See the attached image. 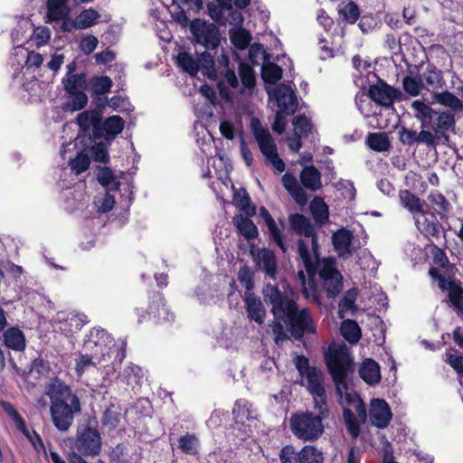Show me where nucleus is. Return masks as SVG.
I'll use <instances>...</instances> for the list:
<instances>
[{
	"label": "nucleus",
	"mask_w": 463,
	"mask_h": 463,
	"mask_svg": "<svg viewBox=\"0 0 463 463\" xmlns=\"http://www.w3.org/2000/svg\"><path fill=\"white\" fill-rule=\"evenodd\" d=\"M98 43H99L98 38L96 36L90 34V35L84 37L80 41V47L85 54L89 55L95 51V49L98 46Z\"/></svg>",
	"instance_id": "nucleus-61"
},
{
	"label": "nucleus",
	"mask_w": 463,
	"mask_h": 463,
	"mask_svg": "<svg viewBox=\"0 0 463 463\" xmlns=\"http://www.w3.org/2000/svg\"><path fill=\"white\" fill-rule=\"evenodd\" d=\"M313 398L314 409L317 411V417L326 420L329 417L330 411L326 402V391L310 393Z\"/></svg>",
	"instance_id": "nucleus-45"
},
{
	"label": "nucleus",
	"mask_w": 463,
	"mask_h": 463,
	"mask_svg": "<svg viewBox=\"0 0 463 463\" xmlns=\"http://www.w3.org/2000/svg\"><path fill=\"white\" fill-rule=\"evenodd\" d=\"M199 439L195 434L186 433L178 439V448L183 453L194 455L197 453Z\"/></svg>",
	"instance_id": "nucleus-47"
},
{
	"label": "nucleus",
	"mask_w": 463,
	"mask_h": 463,
	"mask_svg": "<svg viewBox=\"0 0 463 463\" xmlns=\"http://www.w3.org/2000/svg\"><path fill=\"white\" fill-rule=\"evenodd\" d=\"M279 456L281 463H302L301 450L299 452L296 451L291 445L284 446Z\"/></svg>",
	"instance_id": "nucleus-56"
},
{
	"label": "nucleus",
	"mask_w": 463,
	"mask_h": 463,
	"mask_svg": "<svg viewBox=\"0 0 463 463\" xmlns=\"http://www.w3.org/2000/svg\"><path fill=\"white\" fill-rule=\"evenodd\" d=\"M97 179L102 186H109L115 180V175L109 167H99Z\"/></svg>",
	"instance_id": "nucleus-62"
},
{
	"label": "nucleus",
	"mask_w": 463,
	"mask_h": 463,
	"mask_svg": "<svg viewBox=\"0 0 463 463\" xmlns=\"http://www.w3.org/2000/svg\"><path fill=\"white\" fill-rule=\"evenodd\" d=\"M353 239V232L346 228H340L333 234L332 242L339 256L353 253L354 250L351 248Z\"/></svg>",
	"instance_id": "nucleus-18"
},
{
	"label": "nucleus",
	"mask_w": 463,
	"mask_h": 463,
	"mask_svg": "<svg viewBox=\"0 0 463 463\" xmlns=\"http://www.w3.org/2000/svg\"><path fill=\"white\" fill-rule=\"evenodd\" d=\"M238 279L247 290L254 288L252 273L248 267L245 266L239 270Z\"/></svg>",
	"instance_id": "nucleus-60"
},
{
	"label": "nucleus",
	"mask_w": 463,
	"mask_h": 463,
	"mask_svg": "<svg viewBox=\"0 0 463 463\" xmlns=\"http://www.w3.org/2000/svg\"><path fill=\"white\" fill-rule=\"evenodd\" d=\"M208 14L210 17L220 24H225L226 23V10L222 6L215 5L213 3H209L207 5Z\"/></svg>",
	"instance_id": "nucleus-58"
},
{
	"label": "nucleus",
	"mask_w": 463,
	"mask_h": 463,
	"mask_svg": "<svg viewBox=\"0 0 463 463\" xmlns=\"http://www.w3.org/2000/svg\"><path fill=\"white\" fill-rule=\"evenodd\" d=\"M304 376L307 382L309 393L326 391L324 385L325 375L319 368L313 366L311 371L307 372Z\"/></svg>",
	"instance_id": "nucleus-33"
},
{
	"label": "nucleus",
	"mask_w": 463,
	"mask_h": 463,
	"mask_svg": "<svg viewBox=\"0 0 463 463\" xmlns=\"http://www.w3.org/2000/svg\"><path fill=\"white\" fill-rule=\"evenodd\" d=\"M105 103H99L93 109L80 112L77 116V123L80 132L89 136L90 142H95L102 137L107 141H113L120 134L125 127L124 119L118 115H113L102 119V112Z\"/></svg>",
	"instance_id": "nucleus-3"
},
{
	"label": "nucleus",
	"mask_w": 463,
	"mask_h": 463,
	"mask_svg": "<svg viewBox=\"0 0 463 463\" xmlns=\"http://www.w3.org/2000/svg\"><path fill=\"white\" fill-rule=\"evenodd\" d=\"M274 99L279 110L287 115H293L298 109V101L295 91L289 85L281 84L274 90Z\"/></svg>",
	"instance_id": "nucleus-16"
},
{
	"label": "nucleus",
	"mask_w": 463,
	"mask_h": 463,
	"mask_svg": "<svg viewBox=\"0 0 463 463\" xmlns=\"http://www.w3.org/2000/svg\"><path fill=\"white\" fill-rule=\"evenodd\" d=\"M245 307L250 320L255 321L259 325L263 324L266 310L260 298L256 297L253 293H250L245 298Z\"/></svg>",
	"instance_id": "nucleus-22"
},
{
	"label": "nucleus",
	"mask_w": 463,
	"mask_h": 463,
	"mask_svg": "<svg viewBox=\"0 0 463 463\" xmlns=\"http://www.w3.org/2000/svg\"><path fill=\"white\" fill-rule=\"evenodd\" d=\"M250 404L246 399H238L232 409L233 420L236 424H244L252 419L250 416Z\"/></svg>",
	"instance_id": "nucleus-38"
},
{
	"label": "nucleus",
	"mask_w": 463,
	"mask_h": 463,
	"mask_svg": "<svg viewBox=\"0 0 463 463\" xmlns=\"http://www.w3.org/2000/svg\"><path fill=\"white\" fill-rule=\"evenodd\" d=\"M100 18L99 13L92 7L82 10L77 16L78 29H88L98 24Z\"/></svg>",
	"instance_id": "nucleus-41"
},
{
	"label": "nucleus",
	"mask_w": 463,
	"mask_h": 463,
	"mask_svg": "<svg viewBox=\"0 0 463 463\" xmlns=\"http://www.w3.org/2000/svg\"><path fill=\"white\" fill-rule=\"evenodd\" d=\"M327 371L335 383L337 394L342 396L343 390L347 391L348 376L354 373L355 364L354 358L345 344H331L327 352L324 354Z\"/></svg>",
	"instance_id": "nucleus-6"
},
{
	"label": "nucleus",
	"mask_w": 463,
	"mask_h": 463,
	"mask_svg": "<svg viewBox=\"0 0 463 463\" xmlns=\"http://www.w3.org/2000/svg\"><path fill=\"white\" fill-rule=\"evenodd\" d=\"M340 332L342 336L350 344L359 342L362 337V331L355 320L345 319L342 322Z\"/></svg>",
	"instance_id": "nucleus-32"
},
{
	"label": "nucleus",
	"mask_w": 463,
	"mask_h": 463,
	"mask_svg": "<svg viewBox=\"0 0 463 463\" xmlns=\"http://www.w3.org/2000/svg\"><path fill=\"white\" fill-rule=\"evenodd\" d=\"M230 40L233 46L238 50H245L250 46L252 39L250 33L245 28L239 27L229 31Z\"/></svg>",
	"instance_id": "nucleus-35"
},
{
	"label": "nucleus",
	"mask_w": 463,
	"mask_h": 463,
	"mask_svg": "<svg viewBox=\"0 0 463 463\" xmlns=\"http://www.w3.org/2000/svg\"><path fill=\"white\" fill-rule=\"evenodd\" d=\"M367 146L373 151L385 152L391 148V143L386 133H369L366 137Z\"/></svg>",
	"instance_id": "nucleus-37"
},
{
	"label": "nucleus",
	"mask_w": 463,
	"mask_h": 463,
	"mask_svg": "<svg viewBox=\"0 0 463 463\" xmlns=\"http://www.w3.org/2000/svg\"><path fill=\"white\" fill-rule=\"evenodd\" d=\"M72 451L82 456H97L101 451V437L96 427L90 424L80 425L76 439L72 444Z\"/></svg>",
	"instance_id": "nucleus-8"
},
{
	"label": "nucleus",
	"mask_w": 463,
	"mask_h": 463,
	"mask_svg": "<svg viewBox=\"0 0 463 463\" xmlns=\"http://www.w3.org/2000/svg\"><path fill=\"white\" fill-rule=\"evenodd\" d=\"M90 165V158L83 151L77 153L76 156L70 160L69 165L71 170L77 175L84 173L89 169Z\"/></svg>",
	"instance_id": "nucleus-48"
},
{
	"label": "nucleus",
	"mask_w": 463,
	"mask_h": 463,
	"mask_svg": "<svg viewBox=\"0 0 463 463\" xmlns=\"http://www.w3.org/2000/svg\"><path fill=\"white\" fill-rule=\"evenodd\" d=\"M70 0H46L45 22H58L59 19L70 14Z\"/></svg>",
	"instance_id": "nucleus-19"
},
{
	"label": "nucleus",
	"mask_w": 463,
	"mask_h": 463,
	"mask_svg": "<svg viewBox=\"0 0 463 463\" xmlns=\"http://www.w3.org/2000/svg\"><path fill=\"white\" fill-rule=\"evenodd\" d=\"M61 83L66 93H74V91H84L88 88L87 75L84 72L65 76Z\"/></svg>",
	"instance_id": "nucleus-31"
},
{
	"label": "nucleus",
	"mask_w": 463,
	"mask_h": 463,
	"mask_svg": "<svg viewBox=\"0 0 463 463\" xmlns=\"http://www.w3.org/2000/svg\"><path fill=\"white\" fill-rule=\"evenodd\" d=\"M113 344V337L102 328H92L84 339V349L98 361H105Z\"/></svg>",
	"instance_id": "nucleus-10"
},
{
	"label": "nucleus",
	"mask_w": 463,
	"mask_h": 463,
	"mask_svg": "<svg viewBox=\"0 0 463 463\" xmlns=\"http://www.w3.org/2000/svg\"><path fill=\"white\" fill-rule=\"evenodd\" d=\"M124 376L128 384L139 383L144 376L143 370L140 366L131 363L124 369Z\"/></svg>",
	"instance_id": "nucleus-57"
},
{
	"label": "nucleus",
	"mask_w": 463,
	"mask_h": 463,
	"mask_svg": "<svg viewBox=\"0 0 463 463\" xmlns=\"http://www.w3.org/2000/svg\"><path fill=\"white\" fill-rule=\"evenodd\" d=\"M190 31L195 43L206 50H215L221 43L220 30L213 23L194 19L191 22Z\"/></svg>",
	"instance_id": "nucleus-9"
},
{
	"label": "nucleus",
	"mask_w": 463,
	"mask_h": 463,
	"mask_svg": "<svg viewBox=\"0 0 463 463\" xmlns=\"http://www.w3.org/2000/svg\"><path fill=\"white\" fill-rule=\"evenodd\" d=\"M433 97L434 99L442 106L448 107L453 110H463V100L449 90L436 92Z\"/></svg>",
	"instance_id": "nucleus-39"
},
{
	"label": "nucleus",
	"mask_w": 463,
	"mask_h": 463,
	"mask_svg": "<svg viewBox=\"0 0 463 463\" xmlns=\"http://www.w3.org/2000/svg\"><path fill=\"white\" fill-rule=\"evenodd\" d=\"M344 422L352 439H356L361 434V426L354 411L349 408L343 410Z\"/></svg>",
	"instance_id": "nucleus-43"
},
{
	"label": "nucleus",
	"mask_w": 463,
	"mask_h": 463,
	"mask_svg": "<svg viewBox=\"0 0 463 463\" xmlns=\"http://www.w3.org/2000/svg\"><path fill=\"white\" fill-rule=\"evenodd\" d=\"M359 375L369 385L379 383L381 381L379 364L372 358L365 359L359 368Z\"/></svg>",
	"instance_id": "nucleus-23"
},
{
	"label": "nucleus",
	"mask_w": 463,
	"mask_h": 463,
	"mask_svg": "<svg viewBox=\"0 0 463 463\" xmlns=\"http://www.w3.org/2000/svg\"><path fill=\"white\" fill-rule=\"evenodd\" d=\"M90 150L95 162L108 164L109 162V147L104 142H93Z\"/></svg>",
	"instance_id": "nucleus-52"
},
{
	"label": "nucleus",
	"mask_w": 463,
	"mask_h": 463,
	"mask_svg": "<svg viewBox=\"0 0 463 463\" xmlns=\"http://www.w3.org/2000/svg\"><path fill=\"white\" fill-rule=\"evenodd\" d=\"M337 12L342 20L350 24H354L359 20L361 14L359 5L353 0L339 4Z\"/></svg>",
	"instance_id": "nucleus-28"
},
{
	"label": "nucleus",
	"mask_w": 463,
	"mask_h": 463,
	"mask_svg": "<svg viewBox=\"0 0 463 463\" xmlns=\"http://www.w3.org/2000/svg\"><path fill=\"white\" fill-rule=\"evenodd\" d=\"M239 75L242 85L247 89H253L256 86V76L252 67L246 63L241 62L238 68Z\"/></svg>",
	"instance_id": "nucleus-49"
},
{
	"label": "nucleus",
	"mask_w": 463,
	"mask_h": 463,
	"mask_svg": "<svg viewBox=\"0 0 463 463\" xmlns=\"http://www.w3.org/2000/svg\"><path fill=\"white\" fill-rule=\"evenodd\" d=\"M310 212L317 223L325 224L329 218L328 206L321 197H315L310 203Z\"/></svg>",
	"instance_id": "nucleus-34"
},
{
	"label": "nucleus",
	"mask_w": 463,
	"mask_h": 463,
	"mask_svg": "<svg viewBox=\"0 0 463 463\" xmlns=\"http://www.w3.org/2000/svg\"><path fill=\"white\" fill-rule=\"evenodd\" d=\"M414 118L420 123L422 130L430 131L433 136V146L439 140H449L448 132L454 131L456 127L455 115L448 110H436L422 100H414L411 103Z\"/></svg>",
	"instance_id": "nucleus-5"
},
{
	"label": "nucleus",
	"mask_w": 463,
	"mask_h": 463,
	"mask_svg": "<svg viewBox=\"0 0 463 463\" xmlns=\"http://www.w3.org/2000/svg\"><path fill=\"white\" fill-rule=\"evenodd\" d=\"M102 361L96 360L95 357L92 356V354L87 352L86 354H80L79 358L76 359L75 371L78 376H81L87 368L90 366H97V364H100Z\"/></svg>",
	"instance_id": "nucleus-51"
},
{
	"label": "nucleus",
	"mask_w": 463,
	"mask_h": 463,
	"mask_svg": "<svg viewBox=\"0 0 463 463\" xmlns=\"http://www.w3.org/2000/svg\"><path fill=\"white\" fill-rule=\"evenodd\" d=\"M446 362L458 373H463V356L447 354Z\"/></svg>",
	"instance_id": "nucleus-64"
},
{
	"label": "nucleus",
	"mask_w": 463,
	"mask_h": 463,
	"mask_svg": "<svg viewBox=\"0 0 463 463\" xmlns=\"http://www.w3.org/2000/svg\"><path fill=\"white\" fill-rule=\"evenodd\" d=\"M282 68L275 62L264 63L261 68V77L267 84H276L282 78Z\"/></svg>",
	"instance_id": "nucleus-42"
},
{
	"label": "nucleus",
	"mask_w": 463,
	"mask_h": 463,
	"mask_svg": "<svg viewBox=\"0 0 463 463\" xmlns=\"http://www.w3.org/2000/svg\"><path fill=\"white\" fill-rule=\"evenodd\" d=\"M289 427L294 436L304 441L316 440L324 432L323 420L308 411L293 413Z\"/></svg>",
	"instance_id": "nucleus-7"
},
{
	"label": "nucleus",
	"mask_w": 463,
	"mask_h": 463,
	"mask_svg": "<svg viewBox=\"0 0 463 463\" xmlns=\"http://www.w3.org/2000/svg\"><path fill=\"white\" fill-rule=\"evenodd\" d=\"M400 200L402 205L406 208L413 215L420 213L423 217L424 214V201H422L416 194L410 190H402L400 192Z\"/></svg>",
	"instance_id": "nucleus-27"
},
{
	"label": "nucleus",
	"mask_w": 463,
	"mask_h": 463,
	"mask_svg": "<svg viewBox=\"0 0 463 463\" xmlns=\"http://www.w3.org/2000/svg\"><path fill=\"white\" fill-rule=\"evenodd\" d=\"M266 302L272 307L274 317L282 318L291 335L301 339L305 335L317 333V326L308 308L299 309L297 302L282 293L277 286L268 284L263 289Z\"/></svg>",
	"instance_id": "nucleus-1"
},
{
	"label": "nucleus",
	"mask_w": 463,
	"mask_h": 463,
	"mask_svg": "<svg viewBox=\"0 0 463 463\" xmlns=\"http://www.w3.org/2000/svg\"><path fill=\"white\" fill-rule=\"evenodd\" d=\"M392 419V413L387 402L383 399H373L371 403L370 420L378 429H385Z\"/></svg>",
	"instance_id": "nucleus-17"
},
{
	"label": "nucleus",
	"mask_w": 463,
	"mask_h": 463,
	"mask_svg": "<svg viewBox=\"0 0 463 463\" xmlns=\"http://www.w3.org/2000/svg\"><path fill=\"white\" fill-rule=\"evenodd\" d=\"M113 82L109 76L95 77L92 82L93 93L96 95H105L110 91Z\"/></svg>",
	"instance_id": "nucleus-55"
},
{
	"label": "nucleus",
	"mask_w": 463,
	"mask_h": 463,
	"mask_svg": "<svg viewBox=\"0 0 463 463\" xmlns=\"http://www.w3.org/2000/svg\"><path fill=\"white\" fill-rule=\"evenodd\" d=\"M325 282L327 293L331 297L338 295L343 289V276L335 267V260L332 258L320 260L317 273Z\"/></svg>",
	"instance_id": "nucleus-12"
},
{
	"label": "nucleus",
	"mask_w": 463,
	"mask_h": 463,
	"mask_svg": "<svg viewBox=\"0 0 463 463\" xmlns=\"http://www.w3.org/2000/svg\"><path fill=\"white\" fill-rule=\"evenodd\" d=\"M302 463H323L322 452L313 446H305L301 449Z\"/></svg>",
	"instance_id": "nucleus-54"
},
{
	"label": "nucleus",
	"mask_w": 463,
	"mask_h": 463,
	"mask_svg": "<svg viewBox=\"0 0 463 463\" xmlns=\"http://www.w3.org/2000/svg\"><path fill=\"white\" fill-rule=\"evenodd\" d=\"M308 238H311L312 254L308 249L307 244L303 239H298L297 245L298 252L303 262L306 272L309 279H313L316 277L317 269L320 266V247L318 243V236L316 231Z\"/></svg>",
	"instance_id": "nucleus-11"
},
{
	"label": "nucleus",
	"mask_w": 463,
	"mask_h": 463,
	"mask_svg": "<svg viewBox=\"0 0 463 463\" xmlns=\"http://www.w3.org/2000/svg\"><path fill=\"white\" fill-rule=\"evenodd\" d=\"M268 232L269 233L270 238L274 241V242L279 247V249L286 252L288 247L286 245L283 234L281 231L278 228L276 222L274 219L265 222Z\"/></svg>",
	"instance_id": "nucleus-53"
},
{
	"label": "nucleus",
	"mask_w": 463,
	"mask_h": 463,
	"mask_svg": "<svg viewBox=\"0 0 463 463\" xmlns=\"http://www.w3.org/2000/svg\"><path fill=\"white\" fill-rule=\"evenodd\" d=\"M395 128L397 129L398 139L404 146L411 147L415 145H426L429 147L433 146V136L430 135V131L420 128V131L417 132L405 126H396Z\"/></svg>",
	"instance_id": "nucleus-14"
},
{
	"label": "nucleus",
	"mask_w": 463,
	"mask_h": 463,
	"mask_svg": "<svg viewBox=\"0 0 463 463\" xmlns=\"http://www.w3.org/2000/svg\"><path fill=\"white\" fill-rule=\"evenodd\" d=\"M4 342L8 348L14 351H23L26 346L24 335L17 327H10L5 331Z\"/></svg>",
	"instance_id": "nucleus-29"
},
{
	"label": "nucleus",
	"mask_w": 463,
	"mask_h": 463,
	"mask_svg": "<svg viewBox=\"0 0 463 463\" xmlns=\"http://www.w3.org/2000/svg\"><path fill=\"white\" fill-rule=\"evenodd\" d=\"M430 207L425 209L423 220L415 218V222L418 225L421 234L429 241L435 240L438 242L443 241V245L446 244V232L439 221L448 222L449 213L451 210V204L449 200L439 192H431L428 195Z\"/></svg>",
	"instance_id": "nucleus-4"
},
{
	"label": "nucleus",
	"mask_w": 463,
	"mask_h": 463,
	"mask_svg": "<svg viewBox=\"0 0 463 463\" xmlns=\"http://www.w3.org/2000/svg\"><path fill=\"white\" fill-rule=\"evenodd\" d=\"M422 80L433 89H439L444 85L442 71L431 64L426 67L422 74Z\"/></svg>",
	"instance_id": "nucleus-40"
},
{
	"label": "nucleus",
	"mask_w": 463,
	"mask_h": 463,
	"mask_svg": "<svg viewBox=\"0 0 463 463\" xmlns=\"http://www.w3.org/2000/svg\"><path fill=\"white\" fill-rule=\"evenodd\" d=\"M257 263L266 276L275 279L277 275V260L274 252L267 248L259 250L257 254Z\"/></svg>",
	"instance_id": "nucleus-21"
},
{
	"label": "nucleus",
	"mask_w": 463,
	"mask_h": 463,
	"mask_svg": "<svg viewBox=\"0 0 463 463\" xmlns=\"http://www.w3.org/2000/svg\"><path fill=\"white\" fill-rule=\"evenodd\" d=\"M288 222L292 231L298 235L309 237L315 232L310 221L301 213H292L288 216Z\"/></svg>",
	"instance_id": "nucleus-26"
},
{
	"label": "nucleus",
	"mask_w": 463,
	"mask_h": 463,
	"mask_svg": "<svg viewBox=\"0 0 463 463\" xmlns=\"http://www.w3.org/2000/svg\"><path fill=\"white\" fill-rule=\"evenodd\" d=\"M232 222L245 239L250 241L258 237V228L248 215L237 214L233 217Z\"/></svg>",
	"instance_id": "nucleus-24"
},
{
	"label": "nucleus",
	"mask_w": 463,
	"mask_h": 463,
	"mask_svg": "<svg viewBox=\"0 0 463 463\" xmlns=\"http://www.w3.org/2000/svg\"><path fill=\"white\" fill-rule=\"evenodd\" d=\"M250 125L262 155L267 159L276 155L278 153L277 145L269 130L264 128L257 118H253Z\"/></svg>",
	"instance_id": "nucleus-15"
},
{
	"label": "nucleus",
	"mask_w": 463,
	"mask_h": 463,
	"mask_svg": "<svg viewBox=\"0 0 463 463\" xmlns=\"http://www.w3.org/2000/svg\"><path fill=\"white\" fill-rule=\"evenodd\" d=\"M282 184L298 205L304 206L307 204V195L292 174L286 173L282 176Z\"/></svg>",
	"instance_id": "nucleus-20"
},
{
	"label": "nucleus",
	"mask_w": 463,
	"mask_h": 463,
	"mask_svg": "<svg viewBox=\"0 0 463 463\" xmlns=\"http://www.w3.org/2000/svg\"><path fill=\"white\" fill-rule=\"evenodd\" d=\"M68 94L71 97V99L63 105V109L65 111H79L87 106L89 99L84 91L80 90Z\"/></svg>",
	"instance_id": "nucleus-44"
},
{
	"label": "nucleus",
	"mask_w": 463,
	"mask_h": 463,
	"mask_svg": "<svg viewBox=\"0 0 463 463\" xmlns=\"http://www.w3.org/2000/svg\"><path fill=\"white\" fill-rule=\"evenodd\" d=\"M402 87L407 94L412 97H417L420 95L423 88V80L420 77L406 75L402 79Z\"/></svg>",
	"instance_id": "nucleus-50"
},
{
	"label": "nucleus",
	"mask_w": 463,
	"mask_h": 463,
	"mask_svg": "<svg viewBox=\"0 0 463 463\" xmlns=\"http://www.w3.org/2000/svg\"><path fill=\"white\" fill-rule=\"evenodd\" d=\"M233 203L248 217H253L256 214V206L252 204L251 199L245 188L241 187L234 193Z\"/></svg>",
	"instance_id": "nucleus-30"
},
{
	"label": "nucleus",
	"mask_w": 463,
	"mask_h": 463,
	"mask_svg": "<svg viewBox=\"0 0 463 463\" xmlns=\"http://www.w3.org/2000/svg\"><path fill=\"white\" fill-rule=\"evenodd\" d=\"M367 95L377 105L389 108L401 99L402 91L378 79L376 84L369 86Z\"/></svg>",
	"instance_id": "nucleus-13"
},
{
	"label": "nucleus",
	"mask_w": 463,
	"mask_h": 463,
	"mask_svg": "<svg viewBox=\"0 0 463 463\" xmlns=\"http://www.w3.org/2000/svg\"><path fill=\"white\" fill-rule=\"evenodd\" d=\"M294 364L301 376H304L307 372L311 371V368L313 367L309 364V359L303 354L296 356L294 359Z\"/></svg>",
	"instance_id": "nucleus-63"
},
{
	"label": "nucleus",
	"mask_w": 463,
	"mask_h": 463,
	"mask_svg": "<svg viewBox=\"0 0 463 463\" xmlns=\"http://www.w3.org/2000/svg\"><path fill=\"white\" fill-rule=\"evenodd\" d=\"M177 63L184 71L189 73L191 76L197 75L200 70L199 62L185 52H180L178 54Z\"/></svg>",
	"instance_id": "nucleus-46"
},
{
	"label": "nucleus",
	"mask_w": 463,
	"mask_h": 463,
	"mask_svg": "<svg viewBox=\"0 0 463 463\" xmlns=\"http://www.w3.org/2000/svg\"><path fill=\"white\" fill-rule=\"evenodd\" d=\"M293 125L306 137L311 132L312 123L306 115H298L293 119Z\"/></svg>",
	"instance_id": "nucleus-59"
},
{
	"label": "nucleus",
	"mask_w": 463,
	"mask_h": 463,
	"mask_svg": "<svg viewBox=\"0 0 463 463\" xmlns=\"http://www.w3.org/2000/svg\"><path fill=\"white\" fill-rule=\"evenodd\" d=\"M299 177L302 185L307 189L317 191L321 188V173L315 165L305 166Z\"/></svg>",
	"instance_id": "nucleus-25"
},
{
	"label": "nucleus",
	"mask_w": 463,
	"mask_h": 463,
	"mask_svg": "<svg viewBox=\"0 0 463 463\" xmlns=\"http://www.w3.org/2000/svg\"><path fill=\"white\" fill-rule=\"evenodd\" d=\"M121 413L118 408L110 403L103 411L100 422L103 427L108 428L109 430H114L118 427L120 421Z\"/></svg>",
	"instance_id": "nucleus-36"
},
{
	"label": "nucleus",
	"mask_w": 463,
	"mask_h": 463,
	"mask_svg": "<svg viewBox=\"0 0 463 463\" xmlns=\"http://www.w3.org/2000/svg\"><path fill=\"white\" fill-rule=\"evenodd\" d=\"M46 394L51 400V417L60 431H66L72 425L74 415L80 411L79 397L64 382L55 378L47 387Z\"/></svg>",
	"instance_id": "nucleus-2"
}]
</instances>
